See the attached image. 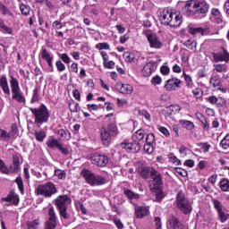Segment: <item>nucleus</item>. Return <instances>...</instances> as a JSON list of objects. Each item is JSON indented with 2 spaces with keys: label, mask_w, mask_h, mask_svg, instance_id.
Wrapping results in <instances>:
<instances>
[{
  "label": "nucleus",
  "mask_w": 229,
  "mask_h": 229,
  "mask_svg": "<svg viewBox=\"0 0 229 229\" xmlns=\"http://www.w3.org/2000/svg\"><path fill=\"white\" fill-rule=\"evenodd\" d=\"M208 4L204 0H189L183 7V12L188 17L192 15H205L208 13Z\"/></svg>",
  "instance_id": "nucleus-1"
},
{
  "label": "nucleus",
  "mask_w": 229,
  "mask_h": 229,
  "mask_svg": "<svg viewBox=\"0 0 229 229\" xmlns=\"http://www.w3.org/2000/svg\"><path fill=\"white\" fill-rule=\"evenodd\" d=\"M150 191L156 192L157 201H161L164 196L162 195V174L156 169H151L150 171V180L148 182Z\"/></svg>",
  "instance_id": "nucleus-2"
},
{
  "label": "nucleus",
  "mask_w": 229,
  "mask_h": 229,
  "mask_svg": "<svg viewBox=\"0 0 229 229\" xmlns=\"http://www.w3.org/2000/svg\"><path fill=\"white\" fill-rule=\"evenodd\" d=\"M159 21L165 26H171V28H178L182 24V15L173 13L169 9H164L160 12Z\"/></svg>",
  "instance_id": "nucleus-3"
},
{
  "label": "nucleus",
  "mask_w": 229,
  "mask_h": 229,
  "mask_svg": "<svg viewBox=\"0 0 229 229\" xmlns=\"http://www.w3.org/2000/svg\"><path fill=\"white\" fill-rule=\"evenodd\" d=\"M81 176L85 179L90 187H99L100 185H105L108 183V179L105 176L94 174L89 169H84L81 172Z\"/></svg>",
  "instance_id": "nucleus-4"
},
{
  "label": "nucleus",
  "mask_w": 229,
  "mask_h": 229,
  "mask_svg": "<svg viewBox=\"0 0 229 229\" xmlns=\"http://www.w3.org/2000/svg\"><path fill=\"white\" fill-rule=\"evenodd\" d=\"M30 110L35 117V124H37V126H42L44 123L49 121V110H47L46 105L41 104L39 107L35 108L30 107Z\"/></svg>",
  "instance_id": "nucleus-5"
},
{
  "label": "nucleus",
  "mask_w": 229,
  "mask_h": 229,
  "mask_svg": "<svg viewBox=\"0 0 229 229\" xmlns=\"http://www.w3.org/2000/svg\"><path fill=\"white\" fill-rule=\"evenodd\" d=\"M119 133L117 130V125L115 123H111L106 127H103L100 130V137L104 146H108L112 137H115Z\"/></svg>",
  "instance_id": "nucleus-6"
},
{
  "label": "nucleus",
  "mask_w": 229,
  "mask_h": 229,
  "mask_svg": "<svg viewBox=\"0 0 229 229\" xmlns=\"http://www.w3.org/2000/svg\"><path fill=\"white\" fill-rule=\"evenodd\" d=\"M11 90H12V98L18 103H26V97H24V93L21 90V87L19 86V81L15 77H12L10 81Z\"/></svg>",
  "instance_id": "nucleus-7"
},
{
  "label": "nucleus",
  "mask_w": 229,
  "mask_h": 229,
  "mask_svg": "<svg viewBox=\"0 0 229 229\" xmlns=\"http://www.w3.org/2000/svg\"><path fill=\"white\" fill-rule=\"evenodd\" d=\"M38 196H44V198H51L53 194H56V185L52 182H47L45 184H39L36 191Z\"/></svg>",
  "instance_id": "nucleus-8"
},
{
  "label": "nucleus",
  "mask_w": 229,
  "mask_h": 229,
  "mask_svg": "<svg viewBox=\"0 0 229 229\" xmlns=\"http://www.w3.org/2000/svg\"><path fill=\"white\" fill-rule=\"evenodd\" d=\"M144 35L147 37V40L152 49H162V47H164V43H162L160 38H158L157 34L151 32V30H145Z\"/></svg>",
  "instance_id": "nucleus-9"
},
{
  "label": "nucleus",
  "mask_w": 229,
  "mask_h": 229,
  "mask_svg": "<svg viewBox=\"0 0 229 229\" xmlns=\"http://www.w3.org/2000/svg\"><path fill=\"white\" fill-rule=\"evenodd\" d=\"M211 202L213 204L215 210H216V212H217L219 221L221 223H225V221H228L229 214L225 212V206H223V203H221V201H219L216 199H212Z\"/></svg>",
  "instance_id": "nucleus-10"
},
{
  "label": "nucleus",
  "mask_w": 229,
  "mask_h": 229,
  "mask_svg": "<svg viewBox=\"0 0 229 229\" xmlns=\"http://www.w3.org/2000/svg\"><path fill=\"white\" fill-rule=\"evenodd\" d=\"M49 218L45 224V229H55L56 228V213L55 208L51 206L48 210Z\"/></svg>",
  "instance_id": "nucleus-11"
},
{
  "label": "nucleus",
  "mask_w": 229,
  "mask_h": 229,
  "mask_svg": "<svg viewBox=\"0 0 229 229\" xmlns=\"http://www.w3.org/2000/svg\"><path fill=\"white\" fill-rule=\"evenodd\" d=\"M120 148H122V149L127 150L128 153H139V151H140L141 145L140 143H135V141H124L120 144Z\"/></svg>",
  "instance_id": "nucleus-12"
},
{
  "label": "nucleus",
  "mask_w": 229,
  "mask_h": 229,
  "mask_svg": "<svg viewBox=\"0 0 229 229\" xmlns=\"http://www.w3.org/2000/svg\"><path fill=\"white\" fill-rule=\"evenodd\" d=\"M211 21L216 24H218L219 28H225V21H223V15H221V12L216 8H213L211 10Z\"/></svg>",
  "instance_id": "nucleus-13"
},
{
  "label": "nucleus",
  "mask_w": 229,
  "mask_h": 229,
  "mask_svg": "<svg viewBox=\"0 0 229 229\" xmlns=\"http://www.w3.org/2000/svg\"><path fill=\"white\" fill-rule=\"evenodd\" d=\"M92 164L95 165H99L100 167H105L108 164V157L105 155L95 154L91 157Z\"/></svg>",
  "instance_id": "nucleus-14"
},
{
  "label": "nucleus",
  "mask_w": 229,
  "mask_h": 229,
  "mask_svg": "<svg viewBox=\"0 0 229 229\" xmlns=\"http://www.w3.org/2000/svg\"><path fill=\"white\" fill-rule=\"evenodd\" d=\"M40 56L45 60V62H47L48 67L53 69V60L55 59L53 53L49 52L47 49H46V47H43L40 51Z\"/></svg>",
  "instance_id": "nucleus-15"
},
{
  "label": "nucleus",
  "mask_w": 229,
  "mask_h": 229,
  "mask_svg": "<svg viewBox=\"0 0 229 229\" xmlns=\"http://www.w3.org/2000/svg\"><path fill=\"white\" fill-rule=\"evenodd\" d=\"M167 229H185V225L182 224L176 216H171L166 225Z\"/></svg>",
  "instance_id": "nucleus-16"
},
{
  "label": "nucleus",
  "mask_w": 229,
  "mask_h": 229,
  "mask_svg": "<svg viewBox=\"0 0 229 229\" xmlns=\"http://www.w3.org/2000/svg\"><path fill=\"white\" fill-rule=\"evenodd\" d=\"M71 203V198L67 195H59L55 199V205L58 208H67Z\"/></svg>",
  "instance_id": "nucleus-17"
},
{
  "label": "nucleus",
  "mask_w": 229,
  "mask_h": 229,
  "mask_svg": "<svg viewBox=\"0 0 229 229\" xmlns=\"http://www.w3.org/2000/svg\"><path fill=\"white\" fill-rule=\"evenodd\" d=\"M189 33L191 35H201L202 37L205 35H210V26L205 25L204 27L199 28H190Z\"/></svg>",
  "instance_id": "nucleus-18"
},
{
  "label": "nucleus",
  "mask_w": 229,
  "mask_h": 229,
  "mask_svg": "<svg viewBox=\"0 0 229 229\" xmlns=\"http://www.w3.org/2000/svg\"><path fill=\"white\" fill-rule=\"evenodd\" d=\"M213 59L214 62H225V64H228L229 62V53L226 51V49H224L221 52L218 53H213Z\"/></svg>",
  "instance_id": "nucleus-19"
},
{
  "label": "nucleus",
  "mask_w": 229,
  "mask_h": 229,
  "mask_svg": "<svg viewBox=\"0 0 229 229\" xmlns=\"http://www.w3.org/2000/svg\"><path fill=\"white\" fill-rule=\"evenodd\" d=\"M154 71H157V62L149 61L143 67L142 74H143V76L149 77V76H151V74H153Z\"/></svg>",
  "instance_id": "nucleus-20"
},
{
  "label": "nucleus",
  "mask_w": 229,
  "mask_h": 229,
  "mask_svg": "<svg viewBox=\"0 0 229 229\" xmlns=\"http://www.w3.org/2000/svg\"><path fill=\"white\" fill-rule=\"evenodd\" d=\"M181 84L182 81L180 79L172 78L166 81V83L165 84V89L168 91L176 90V89H178Z\"/></svg>",
  "instance_id": "nucleus-21"
},
{
  "label": "nucleus",
  "mask_w": 229,
  "mask_h": 229,
  "mask_svg": "<svg viewBox=\"0 0 229 229\" xmlns=\"http://www.w3.org/2000/svg\"><path fill=\"white\" fill-rule=\"evenodd\" d=\"M2 201H5L6 203H12V205H19V195L15 193V191H10V193L4 197L2 198Z\"/></svg>",
  "instance_id": "nucleus-22"
},
{
  "label": "nucleus",
  "mask_w": 229,
  "mask_h": 229,
  "mask_svg": "<svg viewBox=\"0 0 229 229\" xmlns=\"http://www.w3.org/2000/svg\"><path fill=\"white\" fill-rule=\"evenodd\" d=\"M135 216L138 219H142V217H146L149 214V209L146 207L142 206H135Z\"/></svg>",
  "instance_id": "nucleus-23"
},
{
  "label": "nucleus",
  "mask_w": 229,
  "mask_h": 229,
  "mask_svg": "<svg viewBox=\"0 0 229 229\" xmlns=\"http://www.w3.org/2000/svg\"><path fill=\"white\" fill-rule=\"evenodd\" d=\"M0 87L4 94L10 96V86H8V79L6 75H2L0 77Z\"/></svg>",
  "instance_id": "nucleus-24"
},
{
  "label": "nucleus",
  "mask_w": 229,
  "mask_h": 229,
  "mask_svg": "<svg viewBox=\"0 0 229 229\" xmlns=\"http://www.w3.org/2000/svg\"><path fill=\"white\" fill-rule=\"evenodd\" d=\"M182 110V106L178 104H174L166 107V117H172L173 114H178Z\"/></svg>",
  "instance_id": "nucleus-25"
},
{
  "label": "nucleus",
  "mask_w": 229,
  "mask_h": 229,
  "mask_svg": "<svg viewBox=\"0 0 229 229\" xmlns=\"http://www.w3.org/2000/svg\"><path fill=\"white\" fill-rule=\"evenodd\" d=\"M46 144L47 148H50V149H58L61 143L55 138V136H49Z\"/></svg>",
  "instance_id": "nucleus-26"
},
{
  "label": "nucleus",
  "mask_w": 229,
  "mask_h": 229,
  "mask_svg": "<svg viewBox=\"0 0 229 229\" xmlns=\"http://www.w3.org/2000/svg\"><path fill=\"white\" fill-rule=\"evenodd\" d=\"M187 201H189V199H187V198H185V193L179 191L176 194V198H175V205L177 207V208H179L180 207H182L184 203H186Z\"/></svg>",
  "instance_id": "nucleus-27"
},
{
  "label": "nucleus",
  "mask_w": 229,
  "mask_h": 229,
  "mask_svg": "<svg viewBox=\"0 0 229 229\" xmlns=\"http://www.w3.org/2000/svg\"><path fill=\"white\" fill-rule=\"evenodd\" d=\"M145 133L144 130L140 129L132 134V140L137 144H140L144 140Z\"/></svg>",
  "instance_id": "nucleus-28"
},
{
  "label": "nucleus",
  "mask_w": 229,
  "mask_h": 229,
  "mask_svg": "<svg viewBox=\"0 0 229 229\" xmlns=\"http://www.w3.org/2000/svg\"><path fill=\"white\" fill-rule=\"evenodd\" d=\"M120 94H123L125 96H130L133 92V86L130 84H121L119 89Z\"/></svg>",
  "instance_id": "nucleus-29"
},
{
  "label": "nucleus",
  "mask_w": 229,
  "mask_h": 229,
  "mask_svg": "<svg viewBox=\"0 0 229 229\" xmlns=\"http://www.w3.org/2000/svg\"><path fill=\"white\" fill-rule=\"evenodd\" d=\"M179 210H181L182 214H191L192 212V204H191V201L187 200L186 203L179 208Z\"/></svg>",
  "instance_id": "nucleus-30"
},
{
  "label": "nucleus",
  "mask_w": 229,
  "mask_h": 229,
  "mask_svg": "<svg viewBox=\"0 0 229 229\" xmlns=\"http://www.w3.org/2000/svg\"><path fill=\"white\" fill-rule=\"evenodd\" d=\"M34 137L38 142H44V140L47 137V132L43 130L36 131L34 132Z\"/></svg>",
  "instance_id": "nucleus-31"
},
{
  "label": "nucleus",
  "mask_w": 229,
  "mask_h": 229,
  "mask_svg": "<svg viewBox=\"0 0 229 229\" xmlns=\"http://www.w3.org/2000/svg\"><path fill=\"white\" fill-rule=\"evenodd\" d=\"M57 135L60 137L61 140H71V132L68 130L59 129L57 131Z\"/></svg>",
  "instance_id": "nucleus-32"
},
{
  "label": "nucleus",
  "mask_w": 229,
  "mask_h": 229,
  "mask_svg": "<svg viewBox=\"0 0 229 229\" xmlns=\"http://www.w3.org/2000/svg\"><path fill=\"white\" fill-rule=\"evenodd\" d=\"M13 167L12 169V172L13 173H18V171L20 169V165H21V161L19 159V155H17V154L13 155Z\"/></svg>",
  "instance_id": "nucleus-33"
},
{
  "label": "nucleus",
  "mask_w": 229,
  "mask_h": 229,
  "mask_svg": "<svg viewBox=\"0 0 229 229\" xmlns=\"http://www.w3.org/2000/svg\"><path fill=\"white\" fill-rule=\"evenodd\" d=\"M219 189L222 192H229V180L227 178H222L219 182Z\"/></svg>",
  "instance_id": "nucleus-34"
},
{
  "label": "nucleus",
  "mask_w": 229,
  "mask_h": 229,
  "mask_svg": "<svg viewBox=\"0 0 229 229\" xmlns=\"http://www.w3.org/2000/svg\"><path fill=\"white\" fill-rule=\"evenodd\" d=\"M140 176L143 178V180H148L149 176H151V170L148 167H141L140 169Z\"/></svg>",
  "instance_id": "nucleus-35"
},
{
  "label": "nucleus",
  "mask_w": 229,
  "mask_h": 229,
  "mask_svg": "<svg viewBox=\"0 0 229 229\" xmlns=\"http://www.w3.org/2000/svg\"><path fill=\"white\" fill-rule=\"evenodd\" d=\"M68 107L70 112H73L74 114H77V112H80L81 108L80 107V104L75 101H72L68 104Z\"/></svg>",
  "instance_id": "nucleus-36"
},
{
  "label": "nucleus",
  "mask_w": 229,
  "mask_h": 229,
  "mask_svg": "<svg viewBox=\"0 0 229 229\" xmlns=\"http://www.w3.org/2000/svg\"><path fill=\"white\" fill-rule=\"evenodd\" d=\"M210 85L214 87V89H217L218 87H221L223 83L219 80V77L217 76H212L209 81Z\"/></svg>",
  "instance_id": "nucleus-37"
},
{
  "label": "nucleus",
  "mask_w": 229,
  "mask_h": 229,
  "mask_svg": "<svg viewBox=\"0 0 229 229\" xmlns=\"http://www.w3.org/2000/svg\"><path fill=\"white\" fill-rule=\"evenodd\" d=\"M39 89L38 88V86L35 87V89H33V93H32V98L30 99V103H38V101L40 100V95L38 94Z\"/></svg>",
  "instance_id": "nucleus-38"
},
{
  "label": "nucleus",
  "mask_w": 229,
  "mask_h": 229,
  "mask_svg": "<svg viewBox=\"0 0 229 229\" xmlns=\"http://www.w3.org/2000/svg\"><path fill=\"white\" fill-rule=\"evenodd\" d=\"M123 194L128 198V199H139L140 195L131 191V190H124Z\"/></svg>",
  "instance_id": "nucleus-39"
},
{
  "label": "nucleus",
  "mask_w": 229,
  "mask_h": 229,
  "mask_svg": "<svg viewBox=\"0 0 229 229\" xmlns=\"http://www.w3.org/2000/svg\"><path fill=\"white\" fill-rule=\"evenodd\" d=\"M182 76L185 80L186 87H188V89H192V87H194V82L192 81V77H191V75H188L187 73H185V72H183Z\"/></svg>",
  "instance_id": "nucleus-40"
},
{
  "label": "nucleus",
  "mask_w": 229,
  "mask_h": 229,
  "mask_svg": "<svg viewBox=\"0 0 229 229\" xmlns=\"http://www.w3.org/2000/svg\"><path fill=\"white\" fill-rule=\"evenodd\" d=\"M14 182L17 184L21 194H24V182H22V177L18 176Z\"/></svg>",
  "instance_id": "nucleus-41"
},
{
  "label": "nucleus",
  "mask_w": 229,
  "mask_h": 229,
  "mask_svg": "<svg viewBox=\"0 0 229 229\" xmlns=\"http://www.w3.org/2000/svg\"><path fill=\"white\" fill-rule=\"evenodd\" d=\"M0 12L7 17H13V13L4 4H0Z\"/></svg>",
  "instance_id": "nucleus-42"
},
{
  "label": "nucleus",
  "mask_w": 229,
  "mask_h": 229,
  "mask_svg": "<svg viewBox=\"0 0 229 229\" xmlns=\"http://www.w3.org/2000/svg\"><path fill=\"white\" fill-rule=\"evenodd\" d=\"M39 225H40V221L38 219H36L34 221L27 222V228L38 229Z\"/></svg>",
  "instance_id": "nucleus-43"
},
{
  "label": "nucleus",
  "mask_w": 229,
  "mask_h": 229,
  "mask_svg": "<svg viewBox=\"0 0 229 229\" xmlns=\"http://www.w3.org/2000/svg\"><path fill=\"white\" fill-rule=\"evenodd\" d=\"M10 139H12V137L10 136V132L0 129V140H5L8 141L10 140Z\"/></svg>",
  "instance_id": "nucleus-44"
},
{
  "label": "nucleus",
  "mask_w": 229,
  "mask_h": 229,
  "mask_svg": "<svg viewBox=\"0 0 229 229\" xmlns=\"http://www.w3.org/2000/svg\"><path fill=\"white\" fill-rule=\"evenodd\" d=\"M123 57L124 58L125 62L129 63H131L133 60H135V55L131 52H124Z\"/></svg>",
  "instance_id": "nucleus-45"
},
{
  "label": "nucleus",
  "mask_w": 229,
  "mask_h": 229,
  "mask_svg": "<svg viewBox=\"0 0 229 229\" xmlns=\"http://www.w3.org/2000/svg\"><path fill=\"white\" fill-rule=\"evenodd\" d=\"M215 71H216V72H226V71H228V66L223 64H216Z\"/></svg>",
  "instance_id": "nucleus-46"
},
{
  "label": "nucleus",
  "mask_w": 229,
  "mask_h": 229,
  "mask_svg": "<svg viewBox=\"0 0 229 229\" xmlns=\"http://www.w3.org/2000/svg\"><path fill=\"white\" fill-rule=\"evenodd\" d=\"M0 172H2L3 174H10V169H8V166L2 159H0Z\"/></svg>",
  "instance_id": "nucleus-47"
},
{
  "label": "nucleus",
  "mask_w": 229,
  "mask_h": 229,
  "mask_svg": "<svg viewBox=\"0 0 229 229\" xmlns=\"http://www.w3.org/2000/svg\"><path fill=\"white\" fill-rule=\"evenodd\" d=\"M55 174L57 176L59 180H65L67 174H65V171L61 170V169H55Z\"/></svg>",
  "instance_id": "nucleus-48"
},
{
  "label": "nucleus",
  "mask_w": 229,
  "mask_h": 229,
  "mask_svg": "<svg viewBox=\"0 0 229 229\" xmlns=\"http://www.w3.org/2000/svg\"><path fill=\"white\" fill-rule=\"evenodd\" d=\"M220 146H221V148H223V149H228V148H229V134H226L225 136V138L221 140Z\"/></svg>",
  "instance_id": "nucleus-49"
},
{
  "label": "nucleus",
  "mask_w": 229,
  "mask_h": 229,
  "mask_svg": "<svg viewBox=\"0 0 229 229\" xmlns=\"http://www.w3.org/2000/svg\"><path fill=\"white\" fill-rule=\"evenodd\" d=\"M157 130H158V131H160V133L165 135V137H166V139H169V137H171V132H169V130L167 128L158 125Z\"/></svg>",
  "instance_id": "nucleus-50"
},
{
  "label": "nucleus",
  "mask_w": 229,
  "mask_h": 229,
  "mask_svg": "<svg viewBox=\"0 0 229 229\" xmlns=\"http://www.w3.org/2000/svg\"><path fill=\"white\" fill-rule=\"evenodd\" d=\"M182 124L183 128H186V130H194V123L191 121L183 120L182 121Z\"/></svg>",
  "instance_id": "nucleus-51"
},
{
  "label": "nucleus",
  "mask_w": 229,
  "mask_h": 229,
  "mask_svg": "<svg viewBox=\"0 0 229 229\" xmlns=\"http://www.w3.org/2000/svg\"><path fill=\"white\" fill-rule=\"evenodd\" d=\"M20 10H21L22 15H30V5L21 4L20 5Z\"/></svg>",
  "instance_id": "nucleus-52"
},
{
  "label": "nucleus",
  "mask_w": 229,
  "mask_h": 229,
  "mask_svg": "<svg viewBox=\"0 0 229 229\" xmlns=\"http://www.w3.org/2000/svg\"><path fill=\"white\" fill-rule=\"evenodd\" d=\"M168 158L175 165H180V164H182V161L180 159H178V157H176V156H174V154H173V153L168 155Z\"/></svg>",
  "instance_id": "nucleus-53"
},
{
  "label": "nucleus",
  "mask_w": 229,
  "mask_h": 229,
  "mask_svg": "<svg viewBox=\"0 0 229 229\" xmlns=\"http://www.w3.org/2000/svg\"><path fill=\"white\" fill-rule=\"evenodd\" d=\"M96 49H98V51H101L102 49H110V45L108 43L104 42V43H98L96 45Z\"/></svg>",
  "instance_id": "nucleus-54"
},
{
  "label": "nucleus",
  "mask_w": 229,
  "mask_h": 229,
  "mask_svg": "<svg viewBox=\"0 0 229 229\" xmlns=\"http://www.w3.org/2000/svg\"><path fill=\"white\" fill-rule=\"evenodd\" d=\"M58 56L64 64H71V57L67 54H58Z\"/></svg>",
  "instance_id": "nucleus-55"
},
{
  "label": "nucleus",
  "mask_w": 229,
  "mask_h": 229,
  "mask_svg": "<svg viewBox=\"0 0 229 229\" xmlns=\"http://www.w3.org/2000/svg\"><path fill=\"white\" fill-rule=\"evenodd\" d=\"M154 226L155 229H162V218L159 216H156L154 218Z\"/></svg>",
  "instance_id": "nucleus-56"
},
{
  "label": "nucleus",
  "mask_w": 229,
  "mask_h": 229,
  "mask_svg": "<svg viewBox=\"0 0 229 229\" xmlns=\"http://www.w3.org/2000/svg\"><path fill=\"white\" fill-rule=\"evenodd\" d=\"M55 67H56L57 71H59V72H64V71H65V64H64V63H62V61H56Z\"/></svg>",
  "instance_id": "nucleus-57"
},
{
  "label": "nucleus",
  "mask_w": 229,
  "mask_h": 229,
  "mask_svg": "<svg viewBox=\"0 0 229 229\" xmlns=\"http://www.w3.org/2000/svg\"><path fill=\"white\" fill-rule=\"evenodd\" d=\"M58 210L61 217H64V219H69V215L67 214V208H58Z\"/></svg>",
  "instance_id": "nucleus-58"
},
{
  "label": "nucleus",
  "mask_w": 229,
  "mask_h": 229,
  "mask_svg": "<svg viewBox=\"0 0 229 229\" xmlns=\"http://www.w3.org/2000/svg\"><path fill=\"white\" fill-rule=\"evenodd\" d=\"M154 142H155V134L148 133L146 136V144H154Z\"/></svg>",
  "instance_id": "nucleus-59"
},
{
  "label": "nucleus",
  "mask_w": 229,
  "mask_h": 229,
  "mask_svg": "<svg viewBox=\"0 0 229 229\" xmlns=\"http://www.w3.org/2000/svg\"><path fill=\"white\" fill-rule=\"evenodd\" d=\"M143 149L145 151V153H148V154H151L154 150L153 148V144L151 143H146L143 147Z\"/></svg>",
  "instance_id": "nucleus-60"
},
{
  "label": "nucleus",
  "mask_w": 229,
  "mask_h": 229,
  "mask_svg": "<svg viewBox=\"0 0 229 229\" xmlns=\"http://www.w3.org/2000/svg\"><path fill=\"white\" fill-rule=\"evenodd\" d=\"M103 65L106 69H114L115 67V63L114 61L103 62Z\"/></svg>",
  "instance_id": "nucleus-61"
},
{
  "label": "nucleus",
  "mask_w": 229,
  "mask_h": 229,
  "mask_svg": "<svg viewBox=\"0 0 229 229\" xmlns=\"http://www.w3.org/2000/svg\"><path fill=\"white\" fill-rule=\"evenodd\" d=\"M151 83L152 85H160V83H162V78H160L158 75H156L152 78Z\"/></svg>",
  "instance_id": "nucleus-62"
},
{
  "label": "nucleus",
  "mask_w": 229,
  "mask_h": 229,
  "mask_svg": "<svg viewBox=\"0 0 229 229\" xmlns=\"http://www.w3.org/2000/svg\"><path fill=\"white\" fill-rule=\"evenodd\" d=\"M184 46L188 47V49H196V42L188 40L184 43Z\"/></svg>",
  "instance_id": "nucleus-63"
},
{
  "label": "nucleus",
  "mask_w": 229,
  "mask_h": 229,
  "mask_svg": "<svg viewBox=\"0 0 229 229\" xmlns=\"http://www.w3.org/2000/svg\"><path fill=\"white\" fill-rule=\"evenodd\" d=\"M52 28H54V30H62V28H64V26L62 25V22H60L58 21H55L52 23Z\"/></svg>",
  "instance_id": "nucleus-64"
}]
</instances>
